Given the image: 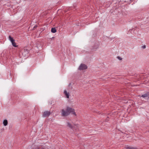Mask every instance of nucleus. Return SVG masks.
<instances>
[{
	"label": "nucleus",
	"mask_w": 149,
	"mask_h": 149,
	"mask_svg": "<svg viewBox=\"0 0 149 149\" xmlns=\"http://www.w3.org/2000/svg\"><path fill=\"white\" fill-rule=\"evenodd\" d=\"M72 112V114L76 115L75 113L74 112V109L69 107H67L66 110L63 109L62 110L61 115L65 116L68 115L70 113Z\"/></svg>",
	"instance_id": "1"
},
{
	"label": "nucleus",
	"mask_w": 149,
	"mask_h": 149,
	"mask_svg": "<svg viewBox=\"0 0 149 149\" xmlns=\"http://www.w3.org/2000/svg\"><path fill=\"white\" fill-rule=\"evenodd\" d=\"M87 68L86 65L84 64H81L79 68V69L80 70H83L86 69Z\"/></svg>",
	"instance_id": "2"
},
{
	"label": "nucleus",
	"mask_w": 149,
	"mask_h": 149,
	"mask_svg": "<svg viewBox=\"0 0 149 149\" xmlns=\"http://www.w3.org/2000/svg\"><path fill=\"white\" fill-rule=\"evenodd\" d=\"M51 112L49 111H44L43 114V117H48L51 114Z\"/></svg>",
	"instance_id": "3"
},
{
	"label": "nucleus",
	"mask_w": 149,
	"mask_h": 149,
	"mask_svg": "<svg viewBox=\"0 0 149 149\" xmlns=\"http://www.w3.org/2000/svg\"><path fill=\"white\" fill-rule=\"evenodd\" d=\"M98 45L97 44L95 45V46H94L93 48L92 49L93 51H95L96 50V49L98 48Z\"/></svg>",
	"instance_id": "4"
},
{
	"label": "nucleus",
	"mask_w": 149,
	"mask_h": 149,
	"mask_svg": "<svg viewBox=\"0 0 149 149\" xmlns=\"http://www.w3.org/2000/svg\"><path fill=\"white\" fill-rule=\"evenodd\" d=\"M148 96H149V92H147L143 95L141 97H145Z\"/></svg>",
	"instance_id": "5"
},
{
	"label": "nucleus",
	"mask_w": 149,
	"mask_h": 149,
	"mask_svg": "<svg viewBox=\"0 0 149 149\" xmlns=\"http://www.w3.org/2000/svg\"><path fill=\"white\" fill-rule=\"evenodd\" d=\"M64 93L66 95V97L67 98H69V93H67V91L66 90H65L64 91Z\"/></svg>",
	"instance_id": "6"
},
{
	"label": "nucleus",
	"mask_w": 149,
	"mask_h": 149,
	"mask_svg": "<svg viewBox=\"0 0 149 149\" xmlns=\"http://www.w3.org/2000/svg\"><path fill=\"white\" fill-rule=\"evenodd\" d=\"M8 123V121L6 120H3V124L4 126H6L7 125Z\"/></svg>",
	"instance_id": "7"
},
{
	"label": "nucleus",
	"mask_w": 149,
	"mask_h": 149,
	"mask_svg": "<svg viewBox=\"0 0 149 149\" xmlns=\"http://www.w3.org/2000/svg\"><path fill=\"white\" fill-rule=\"evenodd\" d=\"M9 39L11 42H13V41H14L15 40L13 38L10 36H9Z\"/></svg>",
	"instance_id": "8"
},
{
	"label": "nucleus",
	"mask_w": 149,
	"mask_h": 149,
	"mask_svg": "<svg viewBox=\"0 0 149 149\" xmlns=\"http://www.w3.org/2000/svg\"><path fill=\"white\" fill-rule=\"evenodd\" d=\"M126 149H137L136 148L132 147L131 146H127L126 147Z\"/></svg>",
	"instance_id": "9"
},
{
	"label": "nucleus",
	"mask_w": 149,
	"mask_h": 149,
	"mask_svg": "<svg viewBox=\"0 0 149 149\" xmlns=\"http://www.w3.org/2000/svg\"><path fill=\"white\" fill-rule=\"evenodd\" d=\"M51 31L53 33H55L56 31V29L55 28H52L51 29Z\"/></svg>",
	"instance_id": "10"
},
{
	"label": "nucleus",
	"mask_w": 149,
	"mask_h": 149,
	"mask_svg": "<svg viewBox=\"0 0 149 149\" xmlns=\"http://www.w3.org/2000/svg\"><path fill=\"white\" fill-rule=\"evenodd\" d=\"M11 43H12L14 47H17V46L16 45V43L15 42V41H13V42H12Z\"/></svg>",
	"instance_id": "11"
},
{
	"label": "nucleus",
	"mask_w": 149,
	"mask_h": 149,
	"mask_svg": "<svg viewBox=\"0 0 149 149\" xmlns=\"http://www.w3.org/2000/svg\"><path fill=\"white\" fill-rule=\"evenodd\" d=\"M68 126L70 128H72V126L71 125V124L69 123H68Z\"/></svg>",
	"instance_id": "12"
},
{
	"label": "nucleus",
	"mask_w": 149,
	"mask_h": 149,
	"mask_svg": "<svg viewBox=\"0 0 149 149\" xmlns=\"http://www.w3.org/2000/svg\"><path fill=\"white\" fill-rule=\"evenodd\" d=\"M117 58L119 60H122V58L120 56H118L117 57Z\"/></svg>",
	"instance_id": "13"
},
{
	"label": "nucleus",
	"mask_w": 149,
	"mask_h": 149,
	"mask_svg": "<svg viewBox=\"0 0 149 149\" xmlns=\"http://www.w3.org/2000/svg\"><path fill=\"white\" fill-rule=\"evenodd\" d=\"M146 46L145 45H143L142 46V48L143 49H145L146 48Z\"/></svg>",
	"instance_id": "14"
},
{
	"label": "nucleus",
	"mask_w": 149,
	"mask_h": 149,
	"mask_svg": "<svg viewBox=\"0 0 149 149\" xmlns=\"http://www.w3.org/2000/svg\"><path fill=\"white\" fill-rule=\"evenodd\" d=\"M37 26V25H35L34 27V28H36Z\"/></svg>",
	"instance_id": "15"
},
{
	"label": "nucleus",
	"mask_w": 149,
	"mask_h": 149,
	"mask_svg": "<svg viewBox=\"0 0 149 149\" xmlns=\"http://www.w3.org/2000/svg\"><path fill=\"white\" fill-rule=\"evenodd\" d=\"M133 29H132V30H131V31L132 30H133V31H133Z\"/></svg>",
	"instance_id": "16"
},
{
	"label": "nucleus",
	"mask_w": 149,
	"mask_h": 149,
	"mask_svg": "<svg viewBox=\"0 0 149 149\" xmlns=\"http://www.w3.org/2000/svg\"><path fill=\"white\" fill-rule=\"evenodd\" d=\"M26 52L28 53V51H26Z\"/></svg>",
	"instance_id": "17"
}]
</instances>
